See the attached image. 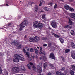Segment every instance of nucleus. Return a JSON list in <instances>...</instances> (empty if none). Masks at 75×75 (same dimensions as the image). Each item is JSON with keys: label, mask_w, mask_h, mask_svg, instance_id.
Returning <instances> with one entry per match:
<instances>
[{"label": "nucleus", "mask_w": 75, "mask_h": 75, "mask_svg": "<svg viewBox=\"0 0 75 75\" xmlns=\"http://www.w3.org/2000/svg\"><path fill=\"white\" fill-rule=\"evenodd\" d=\"M22 55L19 54H15L14 55V57L15 59H13V61L15 62H19V59L21 61H25V59L23 57H22Z\"/></svg>", "instance_id": "f257e3e1"}, {"label": "nucleus", "mask_w": 75, "mask_h": 75, "mask_svg": "<svg viewBox=\"0 0 75 75\" xmlns=\"http://www.w3.org/2000/svg\"><path fill=\"white\" fill-rule=\"evenodd\" d=\"M33 26L35 28H42V27H43L42 24L41 22L39 23L37 21H35L33 23Z\"/></svg>", "instance_id": "f03ea898"}, {"label": "nucleus", "mask_w": 75, "mask_h": 75, "mask_svg": "<svg viewBox=\"0 0 75 75\" xmlns=\"http://www.w3.org/2000/svg\"><path fill=\"white\" fill-rule=\"evenodd\" d=\"M27 20H24L23 22L20 25L19 27L20 28L19 29V31H22V30H23V28H24L25 26H27V25L28 23H27Z\"/></svg>", "instance_id": "7ed1b4c3"}, {"label": "nucleus", "mask_w": 75, "mask_h": 75, "mask_svg": "<svg viewBox=\"0 0 75 75\" xmlns=\"http://www.w3.org/2000/svg\"><path fill=\"white\" fill-rule=\"evenodd\" d=\"M11 71L13 73H17L20 72V69L18 67H14L12 68Z\"/></svg>", "instance_id": "20e7f679"}, {"label": "nucleus", "mask_w": 75, "mask_h": 75, "mask_svg": "<svg viewBox=\"0 0 75 75\" xmlns=\"http://www.w3.org/2000/svg\"><path fill=\"white\" fill-rule=\"evenodd\" d=\"M49 58H51V59H53L54 60H55V54L53 53H51L49 56Z\"/></svg>", "instance_id": "39448f33"}, {"label": "nucleus", "mask_w": 75, "mask_h": 75, "mask_svg": "<svg viewBox=\"0 0 75 75\" xmlns=\"http://www.w3.org/2000/svg\"><path fill=\"white\" fill-rule=\"evenodd\" d=\"M51 25L53 27V28H57V22H52L51 23Z\"/></svg>", "instance_id": "423d86ee"}, {"label": "nucleus", "mask_w": 75, "mask_h": 75, "mask_svg": "<svg viewBox=\"0 0 75 75\" xmlns=\"http://www.w3.org/2000/svg\"><path fill=\"white\" fill-rule=\"evenodd\" d=\"M29 40L31 42H35V40L34 37L30 38L29 39Z\"/></svg>", "instance_id": "0eeeda50"}, {"label": "nucleus", "mask_w": 75, "mask_h": 75, "mask_svg": "<svg viewBox=\"0 0 75 75\" xmlns=\"http://www.w3.org/2000/svg\"><path fill=\"white\" fill-rule=\"evenodd\" d=\"M33 37L34 38H35V42L39 41H40V38L38 37V36H35Z\"/></svg>", "instance_id": "6e6552de"}, {"label": "nucleus", "mask_w": 75, "mask_h": 75, "mask_svg": "<svg viewBox=\"0 0 75 75\" xmlns=\"http://www.w3.org/2000/svg\"><path fill=\"white\" fill-rule=\"evenodd\" d=\"M71 56L72 58L75 59V52L74 51H72L71 52Z\"/></svg>", "instance_id": "1a4fd4ad"}, {"label": "nucleus", "mask_w": 75, "mask_h": 75, "mask_svg": "<svg viewBox=\"0 0 75 75\" xmlns=\"http://www.w3.org/2000/svg\"><path fill=\"white\" fill-rule=\"evenodd\" d=\"M23 52L24 53H26V55H27V57L28 58V57H30V56L29 55V54H28V52H26V50H25V49H23Z\"/></svg>", "instance_id": "9d476101"}, {"label": "nucleus", "mask_w": 75, "mask_h": 75, "mask_svg": "<svg viewBox=\"0 0 75 75\" xmlns=\"http://www.w3.org/2000/svg\"><path fill=\"white\" fill-rule=\"evenodd\" d=\"M64 7L65 9H66V10H69V8L70 7H69V6L67 4L65 5Z\"/></svg>", "instance_id": "9b49d317"}, {"label": "nucleus", "mask_w": 75, "mask_h": 75, "mask_svg": "<svg viewBox=\"0 0 75 75\" xmlns=\"http://www.w3.org/2000/svg\"><path fill=\"white\" fill-rule=\"evenodd\" d=\"M70 17H72L74 20H75V14L74 13H72L70 15Z\"/></svg>", "instance_id": "f8f14e48"}, {"label": "nucleus", "mask_w": 75, "mask_h": 75, "mask_svg": "<svg viewBox=\"0 0 75 75\" xmlns=\"http://www.w3.org/2000/svg\"><path fill=\"white\" fill-rule=\"evenodd\" d=\"M59 40L61 44H64V39H62V38H59Z\"/></svg>", "instance_id": "ddd939ff"}, {"label": "nucleus", "mask_w": 75, "mask_h": 75, "mask_svg": "<svg viewBox=\"0 0 75 75\" xmlns=\"http://www.w3.org/2000/svg\"><path fill=\"white\" fill-rule=\"evenodd\" d=\"M52 35H54V36L55 37H56V38H59V37H60V36L58 35L55 34L54 33H53L52 34Z\"/></svg>", "instance_id": "4468645a"}, {"label": "nucleus", "mask_w": 75, "mask_h": 75, "mask_svg": "<svg viewBox=\"0 0 75 75\" xmlns=\"http://www.w3.org/2000/svg\"><path fill=\"white\" fill-rule=\"evenodd\" d=\"M69 20V25H72V22L71 21L72 20L71 19L69 18H68Z\"/></svg>", "instance_id": "2eb2a0df"}, {"label": "nucleus", "mask_w": 75, "mask_h": 75, "mask_svg": "<svg viewBox=\"0 0 75 75\" xmlns=\"http://www.w3.org/2000/svg\"><path fill=\"white\" fill-rule=\"evenodd\" d=\"M38 6H37V5H35V11H36V12H37V11H38Z\"/></svg>", "instance_id": "dca6fc26"}, {"label": "nucleus", "mask_w": 75, "mask_h": 75, "mask_svg": "<svg viewBox=\"0 0 75 75\" xmlns=\"http://www.w3.org/2000/svg\"><path fill=\"white\" fill-rule=\"evenodd\" d=\"M44 69H46V67H47V63H45L44 64Z\"/></svg>", "instance_id": "f3484780"}, {"label": "nucleus", "mask_w": 75, "mask_h": 75, "mask_svg": "<svg viewBox=\"0 0 75 75\" xmlns=\"http://www.w3.org/2000/svg\"><path fill=\"white\" fill-rule=\"evenodd\" d=\"M70 51L71 50L69 49H67L65 50V53H68L69 52H70Z\"/></svg>", "instance_id": "a211bd4d"}, {"label": "nucleus", "mask_w": 75, "mask_h": 75, "mask_svg": "<svg viewBox=\"0 0 75 75\" xmlns=\"http://www.w3.org/2000/svg\"><path fill=\"white\" fill-rule=\"evenodd\" d=\"M71 67L72 70L75 71V66L74 65H71Z\"/></svg>", "instance_id": "6ab92c4d"}, {"label": "nucleus", "mask_w": 75, "mask_h": 75, "mask_svg": "<svg viewBox=\"0 0 75 75\" xmlns=\"http://www.w3.org/2000/svg\"><path fill=\"white\" fill-rule=\"evenodd\" d=\"M17 48L18 49H20V48H21V44H17Z\"/></svg>", "instance_id": "aec40b11"}, {"label": "nucleus", "mask_w": 75, "mask_h": 75, "mask_svg": "<svg viewBox=\"0 0 75 75\" xmlns=\"http://www.w3.org/2000/svg\"><path fill=\"white\" fill-rule=\"evenodd\" d=\"M42 18L43 20H45V14H43L42 16Z\"/></svg>", "instance_id": "412c9836"}, {"label": "nucleus", "mask_w": 75, "mask_h": 75, "mask_svg": "<svg viewBox=\"0 0 75 75\" xmlns=\"http://www.w3.org/2000/svg\"><path fill=\"white\" fill-rule=\"evenodd\" d=\"M70 33L71 35H75V32L73 30H71V31Z\"/></svg>", "instance_id": "4be33fe9"}, {"label": "nucleus", "mask_w": 75, "mask_h": 75, "mask_svg": "<svg viewBox=\"0 0 75 75\" xmlns=\"http://www.w3.org/2000/svg\"><path fill=\"white\" fill-rule=\"evenodd\" d=\"M61 58L63 62H65V57H63V56H61Z\"/></svg>", "instance_id": "5701e85b"}, {"label": "nucleus", "mask_w": 75, "mask_h": 75, "mask_svg": "<svg viewBox=\"0 0 75 75\" xmlns=\"http://www.w3.org/2000/svg\"><path fill=\"white\" fill-rule=\"evenodd\" d=\"M37 69L38 70H40V69H41V67L39 65H38L37 67Z\"/></svg>", "instance_id": "b1692460"}, {"label": "nucleus", "mask_w": 75, "mask_h": 75, "mask_svg": "<svg viewBox=\"0 0 75 75\" xmlns=\"http://www.w3.org/2000/svg\"><path fill=\"white\" fill-rule=\"evenodd\" d=\"M33 3V1H29L28 3V4L29 5H32Z\"/></svg>", "instance_id": "393cba45"}, {"label": "nucleus", "mask_w": 75, "mask_h": 75, "mask_svg": "<svg viewBox=\"0 0 75 75\" xmlns=\"http://www.w3.org/2000/svg\"><path fill=\"white\" fill-rule=\"evenodd\" d=\"M27 66L28 69H31V67L30 64H28Z\"/></svg>", "instance_id": "a878e982"}, {"label": "nucleus", "mask_w": 75, "mask_h": 75, "mask_svg": "<svg viewBox=\"0 0 75 75\" xmlns=\"http://www.w3.org/2000/svg\"><path fill=\"white\" fill-rule=\"evenodd\" d=\"M71 11H74V10L72 8H71L70 7L69 8V9Z\"/></svg>", "instance_id": "bb28decb"}, {"label": "nucleus", "mask_w": 75, "mask_h": 75, "mask_svg": "<svg viewBox=\"0 0 75 75\" xmlns=\"http://www.w3.org/2000/svg\"><path fill=\"white\" fill-rule=\"evenodd\" d=\"M2 66L0 65V74H2V69H1Z\"/></svg>", "instance_id": "cd10ccee"}, {"label": "nucleus", "mask_w": 75, "mask_h": 75, "mask_svg": "<svg viewBox=\"0 0 75 75\" xmlns=\"http://www.w3.org/2000/svg\"><path fill=\"white\" fill-rule=\"evenodd\" d=\"M12 43H13V44H17L18 43V42L16 40H15L12 42Z\"/></svg>", "instance_id": "c85d7f7f"}, {"label": "nucleus", "mask_w": 75, "mask_h": 75, "mask_svg": "<svg viewBox=\"0 0 75 75\" xmlns=\"http://www.w3.org/2000/svg\"><path fill=\"white\" fill-rule=\"evenodd\" d=\"M31 56L32 58H35V55L34 53H32L31 54Z\"/></svg>", "instance_id": "c756f323"}, {"label": "nucleus", "mask_w": 75, "mask_h": 75, "mask_svg": "<svg viewBox=\"0 0 75 75\" xmlns=\"http://www.w3.org/2000/svg\"><path fill=\"white\" fill-rule=\"evenodd\" d=\"M71 45H72V47H73V48H75V44H74V42H71Z\"/></svg>", "instance_id": "7c9ffc66"}, {"label": "nucleus", "mask_w": 75, "mask_h": 75, "mask_svg": "<svg viewBox=\"0 0 75 75\" xmlns=\"http://www.w3.org/2000/svg\"><path fill=\"white\" fill-rule=\"evenodd\" d=\"M33 69V70H35L36 69V66L35 65H33L32 67Z\"/></svg>", "instance_id": "2f4dec72"}, {"label": "nucleus", "mask_w": 75, "mask_h": 75, "mask_svg": "<svg viewBox=\"0 0 75 75\" xmlns=\"http://www.w3.org/2000/svg\"><path fill=\"white\" fill-rule=\"evenodd\" d=\"M60 69L62 71H64V70H65V67H63L62 68Z\"/></svg>", "instance_id": "473e14b6"}, {"label": "nucleus", "mask_w": 75, "mask_h": 75, "mask_svg": "<svg viewBox=\"0 0 75 75\" xmlns=\"http://www.w3.org/2000/svg\"><path fill=\"white\" fill-rule=\"evenodd\" d=\"M35 54H37L38 53V51L37 49H35Z\"/></svg>", "instance_id": "72a5a7b5"}, {"label": "nucleus", "mask_w": 75, "mask_h": 75, "mask_svg": "<svg viewBox=\"0 0 75 75\" xmlns=\"http://www.w3.org/2000/svg\"><path fill=\"white\" fill-rule=\"evenodd\" d=\"M44 9L45 10V11H48V8L47 7L45 8Z\"/></svg>", "instance_id": "f704fd0d"}, {"label": "nucleus", "mask_w": 75, "mask_h": 75, "mask_svg": "<svg viewBox=\"0 0 75 75\" xmlns=\"http://www.w3.org/2000/svg\"><path fill=\"white\" fill-rule=\"evenodd\" d=\"M30 51L31 52H34V50H33V48H31L30 49Z\"/></svg>", "instance_id": "c9c22d12"}, {"label": "nucleus", "mask_w": 75, "mask_h": 75, "mask_svg": "<svg viewBox=\"0 0 75 75\" xmlns=\"http://www.w3.org/2000/svg\"><path fill=\"white\" fill-rule=\"evenodd\" d=\"M45 51H42V55H43V56L44 57V56L45 55Z\"/></svg>", "instance_id": "e433bc0d"}, {"label": "nucleus", "mask_w": 75, "mask_h": 75, "mask_svg": "<svg viewBox=\"0 0 75 75\" xmlns=\"http://www.w3.org/2000/svg\"><path fill=\"white\" fill-rule=\"evenodd\" d=\"M57 6H58L57 5V4H55V5H54V8H57Z\"/></svg>", "instance_id": "4c0bfd02"}, {"label": "nucleus", "mask_w": 75, "mask_h": 75, "mask_svg": "<svg viewBox=\"0 0 75 75\" xmlns=\"http://www.w3.org/2000/svg\"><path fill=\"white\" fill-rule=\"evenodd\" d=\"M39 65L40 66V67H41L42 66V63H40L39 64Z\"/></svg>", "instance_id": "58836bf2"}, {"label": "nucleus", "mask_w": 75, "mask_h": 75, "mask_svg": "<svg viewBox=\"0 0 75 75\" xmlns=\"http://www.w3.org/2000/svg\"><path fill=\"white\" fill-rule=\"evenodd\" d=\"M21 69L23 71H25V68H24V67H23V68H21Z\"/></svg>", "instance_id": "ea45409f"}, {"label": "nucleus", "mask_w": 75, "mask_h": 75, "mask_svg": "<svg viewBox=\"0 0 75 75\" xmlns=\"http://www.w3.org/2000/svg\"><path fill=\"white\" fill-rule=\"evenodd\" d=\"M39 70V71H38V73L39 74L41 73V72H42V69H41L40 70Z\"/></svg>", "instance_id": "a19ab883"}, {"label": "nucleus", "mask_w": 75, "mask_h": 75, "mask_svg": "<svg viewBox=\"0 0 75 75\" xmlns=\"http://www.w3.org/2000/svg\"><path fill=\"white\" fill-rule=\"evenodd\" d=\"M69 27V25H65L64 26V28H68Z\"/></svg>", "instance_id": "79ce46f5"}, {"label": "nucleus", "mask_w": 75, "mask_h": 75, "mask_svg": "<svg viewBox=\"0 0 75 75\" xmlns=\"http://www.w3.org/2000/svg\"><path fill=\"white\" fill-rule=\"evenodd\" d=\"M48 4L49 5H50V6H52V4H53V3H52V2H51V3H48Z\"/></svg>", "instance_id": "37998d69"}, {"label": "nucleus", "mask_w": 75, "mask_h": 75, "mask_svg": "<svg viewBox=\"0 0 75 75\" xmlns=\"http://www.w3.org/2000/svg\"><path fill=\"white\" fill-rule=\"evenodd\" d=\"M42 39L43 40H46L47 39V38L45 37H42Z\"/></svg>", "instance_id": "c03bdc74"}, {"label": "nucleus", "mask_w": 75, "mask_h": 75, "mask_svg": "<svg viewBox=\"0 0 75 75\" xmlns=\"http://www.w3.org/2000/svg\"><path fill=\"white\" fill-rule=\"evenodd\" d=\"M40 51L42 52V48L41 47H40Z\"/></svg>", "instance_id": "a18cd8bd"}, {"label": "nucleus", "mask_w": 75, "mask_h": 75, "mask_svg": "<svg viewBox=\"0 0 75 75\" xmlns=\"http://www.w3.org/2000/svg\"><path fill=\"white\" fill-rule=\"evenodd\" d=\"M51 46V44L50 43H49L48 45V47H50Z\"/></svg>", "instance_id": "49530a36"}, {"label": "nucleus", "mask_w": 75, "mask_h": 75, "mask_svg": "<svg viewBox=\"0 0 75 75\" xmlns=\"http://www.w3.org/2000/svg\"><path fill=\"white\" fill-rule=\"evenodd\" d=\"M42 51H40L39 52V54H40V55H41L42 54Z\"/></svg>", "instance_id": "de8ad7c7"}, {"label": "nucleus", "mask_w": 75, "mask_h": 75, "mask_svg": "<svg viewBox=\"0 0 75 75\" xmlns=\"http://www.w3.org/2000/svg\"><path fill=\"white\" fill-rule=\"evenodd\" d=\"M10 25H11V23H9L8 24V27H9V26H10Z\"/></svg>", "instance_id": "09e8293b"}, {"label": "nucleus", "mask_w": 75, "mask_h": 75, "mask_svg": "<svg viewBox=\"0 0 75 75\" xmlns=\"http://www.w3.org/2000/svg\"><path fill=\"white\" fill-rule=\"evenodd\" d=\"M52 74V73L51 72H49L48 74L47 75H51Z\"/></svg>", "instance_id": "8fccbe9b"}, {"label": "nucleus", "mask_w": 75, "mask_h": 75, "mask_svg": "<svg viewBox=\"0 0 75 75\" xmlns=\"http://www.w3.org/2000/svg\"><path fill=\"white\" fill-rule=\"evenodd\" d=\"M47 44H44L43 45V47H47Z\"/></svg>", "instance_id": "3c124183"}, {"label": "nucleus", "mask_w": 75, "mask_h": 75, "mask_svg": "<svg viewBox=\"0 0 75 75\" xmlns=\"http://www.w3.org/2000/svg\"><path fill=\"white\" fill-rule=\"evenodd\" d=\"M40 3L42 4V0H40Z\"/></svg>", "instance_id": "603ef678"}, {"label": "nucleus", "mask_w": 75, "mask_h": 75, "mask_svg": "<svg viewBox=\"0 0 75 75\" xmlns=\"http://www.w3.org/2000/svg\"><path fill=\"white\" fill-rule=\"evenodd\" d=\"M50 66H51V67H54V65H53V64H50Z\"/></svg>", "instance_id": "864d4df0"}, {"label": "nucleus", "mask_w": 75, "mask_h": 75, "mask_svg": "<svg viewBox=\"0 0 75 75\" xmlns=\"http://www.w3.org/2000/svg\"><path fill=\"white\" fill-rule=\"evenodd\" d=\"M30 65H33V63H32L30 62Z\"/></svg>", "instance_id": "5fc2aeb1"}, {"label": "nucleus", "mask_w": 75, "mask_h": 75, "mask_svg": "<svg viewBox=\"0 0 75 75\" xmlns=\"http://www.w3.org/2000/svg\"><path fill=\"white\" fill-rule=\"evenodd\" d=\"M74 0H69V1H70V2H72V1H74Z\"/></svg>", "instance_id": "6e6d98bb"}, {"label": "nucleus", "mask_w": 75, "mask_h": 75, "mask_svg": "<svg viewBox=\"0 0 75 75\" xmlns=\"http://www.w3.org/2000/svg\"><path fill=\"white\" fill-rule=\"evenodd\" d=\"M6 6H9V5H8V4H6Z\"/></svg>", "instance_id": "4d7b16f0"}, {"label": "nucleus", "mask_w": 75, "mask_h": 75, "mask_svg": "<svg viewBox=\"0 0 75 75\" xmlns=\"http://www.w3.org/2000/svg\"><path fill=\"white\" fill-rule=\"evenodd\" d=\"M32 58H30V61H31L32 60Z\"/></svg>", "instance_id": "13d9d810"}, {"label": "nucleus", "mask_w": 75, "mask_h": 75, "mask_svg": "<svg viewBox=\"0 0 75 75\" xmlns=\"http://www.w3.org/2000/svg\"><path fill=\"white\" fill-rule=\"evenodd\" d=\"M2 55V54L1 52H0V56H1Z\"/></svg>", "instance_id": "bf43d9fd"}, {"label": "nucleus", "mask_w": 75, "mask_h": 75, "mask_svg": "<svg viewBox=\"0 0 75 75\" xmlns=\"http://www.w3.org/2000/svg\"><path fill=\"white\" fill-rule=\"evenodd\" d=\"M40 59V60H41V59H42V57H40L39 58Z\"/></svg>", "instance_id": "052dcab7"}, {"label": "nucleus", "mask_w": 75, "mask_h": 75, "mask_svg": "<svg viewBox=\"0 0 75 75\" xmlns=\"http://www.w3.org/2000/svg\"><path fill=\"white\" fill-rule=\"evenodd\" d=\"M6 74H7V75H8V71H6Z\"/></svg>", "instance_id": "680f3d73"}, {"label": "nucleus", "mask_w": 75, "mask_h": 75, "mask_svg": "<svg viewBox=\"0 0 75 75\" xmlns=\"http://www.w3.org/2000/svg\"><path fill=\"white\" fill-rule=\"evenodd\" d=\"M48 28L49 30H51V28L50 27H49Z\"/></svg>", "instance_id": "e2e57ef3"}, {"label": "nucleus", "mask_w": 75, "mask_h": 75, "mask_svg": "<svg viewBox=\"0 0 75 75\" xmlns=\"http://www.w3.org/2000/svg\"><path fill=\"white\" fill-rule=\"evenodd\" d=\"M42 4H40H40H39V6H41V5H42Z\"/></svg>", "instance_id": "0e129e2a"}, {"label": "nucleus", "mask_w": 75, "mask_h": 75, "mask_svg": "<svg viewBox=\"0 0 75 75\" xmlns=\"http://www.w3.org/2000/svg\"><path fill=\"white\" fill-rule=\"evenodd\" d=\"M59 1H62V2H63V1H63V0H59Z\"/></svg>", "instance_id": "69168bd1"}, {"label": "nucleus", "mask_w": 75, "mask_h": 75, "mask_svg": "<svg viewBox=\"0 0 75 75\" xmlns=\"http://www.w3.org/2000/svg\"><path fill=\"white\" fill-rule=\"evenodd\" d=\"M27 50L28 51H30V49H28Z\"/></svg>", "instance_id": "338daca9"}, {"label": "nucleus", "mask_w": 75, "mask_h": 75, "mask_svg": "<svg viewBox=\"0 0 75 75\" xmlns=\"http://www.w3.org/2000/svg\"><path fill=\"white\" fill-rule=\"evenodd\" d=\"M18 75H24L20 74H19Z\"/></svg>", "instance_id": "774afa93"}]
</instances>
